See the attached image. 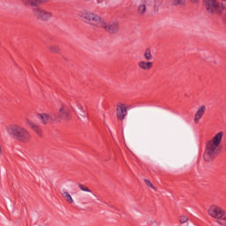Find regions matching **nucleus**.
<instances>
[{
  "instance_id": "nucleus-5",
  "label": "nucleus",
  "mask_w": 226,
  "mask_h": 226,
  "mask_svg": "<svg viewBox=\"0 0 226 226\" xmlns=\"http://www.w3.org/2000/svg\"><path fill=\"white\" fill-rule=\"evenodd\" d=\"M33 13L34 17H36L39 20H42L44 22H47V20H50V19L52 18V13L41 8H34L33 10Z\"/></svg>"
},
{
  "instance_id": "nucleus-1",
  "label": "nucleus",
  "mask_w": 226,
  "mask_h": 226,
  "mask_svg": "<svg viewBox=\"0 0 226 226\" xmlns=\"http://www.w3.org/2000/svg\"><path fill=\"white\" fill-rule=\"evenodd\" d=\"M222 139H223V132H220L215 135L212 140L207 143L206 151L204 153L205 162H213L218 154V147L222 144Z\"/></svg>"
},
{
  "instance_id": "nucleus-27",
  "label": "nucleus",
  "mask_w": 226,
  "mask_h": 226,
  "mask_svg": "<svg viewBox=\"0 0 226 226\" xmlns=\"http://www.w3.org/2000/svg\"><path fill=\"white\" fill-rule=\"evenodd\" d=\"M1 154H3V149L1 148V145H0V156Z\"/></svg>"
},
{
  "instance_id": "nucleus-16",
  "label": "nucleus",
  "mask_w": 226,
  "mask_h": 226,
  "mask_svg": "<svg viewBox=\"0 0 226 226\" xmlns=\"http://www.w3.org/2000/svg\"><path fill=\"white\" fill-rule=\"evenodd\" d=\"M62 196L66 200V202L69 204H73V198H72V195L68 192H63Z\"/></svg>"
},
{
  "instance_id": "nucleus-22",
  "label": "nucleus",
  "mask_w": 226,
  "mask_h": 226,
  "mask_svg": "<svg viewBox=\"0 0 226 226\" xmlns=\"http://www.w3.org/2000/svg\"><path fill=\"white\" fill-rule=\"evenodd\" d=\"M79 188H80L82 192H87L88 193H91V190H89V188L86 187L82 184H79Z\"/></svg>"
},
{
  "instance_id": "nucleus-10",
  "label": "nucleus",
  "mask_w": 226,
  "mask_h": 226,
  "mask_svg": "<svg viewBox=\"0 0 226 226\" xmlns=\"http://www.w3.org/2000/svg\"><path fill=\"white\" fill-rule=\"evenodd\" d=\"M203 1L207 8V11H208V13H214V11L218 7V4L216 3V0H203Z\"/></svg>"
},
{
  "instance_id": "nucleus-19",
  "label": "nucleus",
  "mask_w": 226,
  "mask_h": 226,
  "mask_svg": "<svg viewBox=\"0 0 226 226\" xmlns=\"http://www.w3.org/2000/svg\"><path fill=\"white\" fill-rule=\"evenodd\" d=\"M143 181L145 185L148 186V188H151L152 190H154V192H158V189L155 186H154L153 183H151L149 179L144 178Z\"/></svg>"
},
{
  "instance_id": "nucleus-2",
  "label": "nucleus",
  "mask_w": 226,
  "mask_h": 226,
  "mask_svg": "<svg viewBox=\"0 0 226 226\" xmlns=\"http://www.w3.org/2000/svg\"><path fill=\"white\" fill-rule=\"evenodd\" d=\"M6 132L8 135L19 140V142H23V144H27L31 141V132L19 124L6 126Z\"/></svg>"
},
{
  "instance_id": "nucleus-14",
  "label": "nucleus",
  "mask_w": 226,
  "mask_h": 226,
  "mask_svg": "<svg viewBox=\"0 0 226 226\" xmlns=\"http://www.w3.org/2000/svg\"><path fill=\"white\" fill-rule=\"evenodd\" d=\"M43 3H45V0H23L25 6H38Z\"/></svg>"
},
{
  "instance_id": "nucleus-8",
  "label": "nucleus",
  "mask_w": 226,
  "mask_h": 226,
  "mask_svg": "<svg viewBox=\"0 0 226 226\" xmlns=\"http://www.w3.org/2000/svg\"><path fill=\"white\" fill-rule=\"evenodd\" d=\"M128 114V111L126 110V106L124 104H120L117 108V117L119 121H123L124 117H126V115Z\"/></svg>"
},
{
  "instance_id": "nucleus-9",
  "label": "nucleus",
  "mask_w": 226,
  "mask_h": 226,
  "mask_svg": "<svg viewBox=\"0 0 226 226\" xmlns=\"http://www.w3.org/2000/svg\"><path fill=\"white\" fill-rule=\"evenodd\" d=\"M39 119L42 124H52V123H56V121H52V117H55L54 115H49L46 113H41L38 115Z\"/></svg>"
},
{
  "instance_id": "nucleus-25",
  "label": "nucleus",
  "mask_w": 226,
  "mask_h": 226,
  "mask_svg": "<svg viewBox=\"0 0 226 226\" xmlns=\"http://www.w3.org/2000/svg\"><path fill=\"white\" fill-rule=\"evenodd\" d=\"M192 3H199V0H191Z\"/></svg>"
},
{
  "instance_id": "nucleus-12",
  "label": "nucleus",
  "mask_w": 226,
  "mask_h": 226,
  "mask_svg": "<svg viewBox=\"0 0 226 226\" xmlns=\"http://www.w3.org/2000/svg\"><path fill=\"white\" fill-rule=\"evenodd\" d=\"M26 124H28V126H31L32 130H34V132H35V133H37L39 137H41V134H42L41 128L39 127L38 124H34V122L29 120V118L26 119Z\"/></svg>"
},
{
  "instance_id": "nucleus-26",
  "label": "nucleus",
  "mask_w": 226,
  "mask_h": 226,
  "mask_svg": "<svg viewBox=\"0 0 226 226\" xmlns=\"http://www.w3.org/2000/svg\"><path fill=\"white\" fill-rule=\"evenodd\" d=\"M82 117H86V112L83 111V114L81 115Z\"/></svg>"
},
{
  "instance_id": "nucleus-13",
  "label": "nucleus",
  "mask_w": 226,
  "mask_h": 226,
  "mask_svg": "<svg viewBox=\"0 0 226 226\" xmlns=\"http://www.w3.org/2000/svg\"><path fill=\"white\" fill-rule=\"evenodd\" d=\"M138 66L140 70H144L145 72H149L151 68H153V62L149 61H139Z\"/></svg>"
},
{
  "instance_id": "nucleus-15",
  "label": "nucleus",
  "mask_w": 226,
  "mask_h": 226,
  "mask_svg": "<svg viewBox=\"0 0 226 226\" xmlns=\"http://www.w3.org/2000/svg\"><path fill=\"white\" fill-rule=\"evenodd\" d=\"M143 57L146 59V61L151 62L153 60V54L151 53L150 49H147L143 53Z\"/></svg>"
},
{
  "instance_id": "nucleus-23",
  "label": "nucleus",
  "mask_w": 226,
  "mask_h": 226,
  "mask_svg": "<svg viewBox=\"0 0 226 226\" xmlns=\"http://www.w3.org/2000/svg\"><path fill=\"white\" fill-rule=\"evenodd\" d=\"M147 225L148 226H158V222H156V220H149L147 222Z\"/></svg>"
},
{
  "instance_id": "nucleus-11",
  "label": "nucleus",
  "mask_w": 226,
  "mask_h": 226,
  "mask_svg": "<svg viewBox=\"0 0 226 226\" xmlns=\"http://www.w3.org/2000/svg\"><path fill=\"white\" fill-rule=\"evenodd\" d=\"M204 114H206V105L200 106L194 115V123L199 124L200 119H202Z\"/></svg>"
},
{
  "instance_id": "nucleus-24",
  "label": "nucleus",
  "mask_w": 226,
  "mask_h": 226,
  "mask_svg": "<svg viewBox=\"0 0 226 226\" xmlns=\"http://www.w3.org/2000/svg\"><path fill=\"white\" fill-rule=\"evenodd\" d=\"M186 222H188V217H186L185 215L180 216V218H179L180 223H186Z\"/></svg>"
},
{
  "instance_id": "nucleus-6",
  "label": "nucleus",
  "mask_w": 226,
  "mask_h": 226,
  "mask_svg": "<svg viewBox=\"0 0 226 226\" xmlns=\"http://www.w3.org/2000/svg\"><path fill=\"white\" fill-rule=\"evenodd\" d=\"M102 28L109 33V34H116V33H119V22L114 20L107 23L104 21Z\"/></svg>"
},
{
  "instance_id": "nucleus-17",
  "label": "nucleus",
  "mask_w": 226,
  "mask_h": 226,
  "mask_svg": "<svg viewBox=\"0 0 226 226\" xmlns=\"http://www.w3.org/2000/svg\"><path fill=\"white\" fill-rule=\"evenodd\" d=\"M173 6H185L186 4V0H170Z\"/></svg>"
},
{
  "instance_id": "nucleus-18",
  "label": "nucleus",
  "mask_w": 226,
  "mask_h": 226,
  "mask_svg": "<svg viewBox=\"0 0 226 226\" xmlns=\"http://www.w3.org/2000/svg\"><path fill=\"white\" fill-rule=\"evenodd\" d=\"M49 50L53 54H59V52H61V48H59L57 45H51L49 47Z\"/></svg>"
},
{
  "instance_id": "nucleus-4",
  "label": "nucleus",
  "mask_w": 226,
  "mask_h": 226,
  "mask_svg": "<svg viewBox=\"0 0 226 226\" xmlns=\"http://www.w3.org/2000/svg\"><path fill=\"white\" fill-rule=\"evenodd\" d=\"M54 116L55 117H51V121H55V123H61V121H70V119H72V116H70V113L64 108V106H62V108L59 109L57 115Z\"/></svg>"
},
{
  "instance_id": "nucleus-21",
  "label": "nucleus",
  "mask_w": 226,
  "mask_h": 226,
  "mask_svg": "<svg viewBox=\"0 0 226 226\" xmlns=\"http://www.w3.org/2000/svg\"><path fill=\"white\" fill-rule=\"evenodd\" d=\"M146 10H147V7L145 4H141L138 8V13L139 15H144V13H146Z\"/></svg>"
},
{
  "instance_id": "nucleus-20",
  "label": "nucleus",
  "mask_w": 226,
  "mask_h": 226,
  "mask_svg": "<svg viewBox=\"0 0 226 226\" xmlns=\"http://www.w3.org/2000/svg\"><path fill=\"white\" fill-rule=\"evenodd\" d=\"M217 223H219V225L226 226V212L221 215L220 219L217 221Z\"/></svg>"
},
{
  "instance_id": "nucleus-3",
  "label": "nucleus",
  "mask_w": 226,
  "mask_h": 226,
  "mask_svg": "<svg viewBox=\"0 0 226 226\" xmlns=\"http://www.w3.org/2000/svg\"><path fill=\"white\" fill-rule=\"evenodd\" d=\"M81 19H84L87 24H89L93 29H101L103 27L104 19L98 14H94L91 11H84L80 13Z\"/></svg>"
},
{
  "instance_id": "nucleus-7",
  "label": "nucleus",
  "mask_w": 226,
  "mask_h": 226,
  "mask_svg": "<svg viewBox=\"0 0 226 226\" xmlns=\"http://www.w3.org/2000/svg\"><path fill=\"white\" fill-rule=\"evenodd\" d=\"M224 212L225 210H223V208L216 205L211 206L207 211L209 216H211L212 218H215V220H217V222L223 215Z\"/></svg>"
}]
</instances>
